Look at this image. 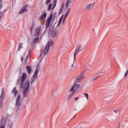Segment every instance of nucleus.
<instances>
[{
  "instance_id": "nucleus-28",
  "label": "nucleus",
  "mask_w": 128,
  "mask_h": 128,
  "mask_svg": "<svg viewBox=\"0 0 128 128\" xmlns=\"http://www.w3.org/2000/svg\"><path fill=\"white\" fill-rule=\"evenodd\" d=\"M35 81H36V80H34V79L31 78L30 79V84H34Z\"/></svg>"
},
{
  "instance_id": "nucleus-4",
  "label": "nucleus",
  "mask_w": 128,
  "mask_h": 128,
  "mask_svg": "<svg viewBox=\"0 0 128 128\" xmlns=\"http://www.w3.org/2000/svg\"><path fill=\"white\" fill-rule=\"evenodd\" d=\"M26 78V74L22 73V76L20 78V80H19L17 82V84H20V88H22L24 86V81Z\"/></svg>"
},
{
  "instance_id": "nucleus-1",
  "label": "nucleus",
  "mask_w": 128,
  "mask_h": 128,
  "mask_svg": "<svg viewBox=\"0 0 128 128\" xmlns=\"http://www.w3.org/2000/svg\"><path fill=\"white\" fill-rule=\"evenodd\" d=\"M80 84H78L76 82L73 84V85L71 86L69 90L70 94L67 97L68 100H70L72 98V96L76 92V91L80 88Z\"/></svg>"
},
{
  "instance_id": "nucleus-29",
  "label": "nucleus",
  "mask_w": 128,
  "mask_h": 128,
  "mask_svg": "<svg viewBox=\"0 0 128 128\" xmlns=\"http://www.w3.org/2000/svg\"><path fill=\"white\" fill-rule=\"evenodd\" d=\"M28 56H26L25 60H24V64H26V62H28Z\"/></svg>"
},
{
  "instance_id": "nucleus-26",
  "label": "nucleus",
  "mask_w": 128,
  "mask_h": 128,
  "mask_svg": "<svg viewBox=\"0 0 128 128\" xmlns=\"http://www.w3.org/2000/svg\"><path fill=\"white\" fill-rule=\"evenodd\" d=\"M18 46H19V48L17 52L20 51V48H22V44L20 43L19 44Z\"/></svg>"
},
{
  "instance_id": "nucleus-30",
  "label": "nucleus",
  "mask_w": 128,
  "mask_h": 128,
  "mask_svg": "<svg viewBox=\"0 0 128 128\" xmlns=\"http://www.w3.org/2000/svg\"><path fill=\"white\" fill-rule=\"evenodd\" d=\"M128 70H126L124 73V78H126V76H128Z\"/></svg>"
},
{
  "instance_id": "nucleus-7",
  "label": "nucleus",
  "mask_w": 128,
  "mask_h": 128,
  "mask_svg": "<svg viewBox=\"0 0 128 128\" xmlns=\"http://www.w3.org/2000/svg\"><path fill=\"white\" fill-rule=\"evenodd\" d=\"M56 16V13H54L53 14H51L50 16L48 17V19L47 20L46 22V28H48V26H50V20H52V18H55Z\"/></svg>"
},
{
  "instance_id": "nucleus-41",
  "label": "nucleus",
  "mask_w": 128,
  "mask_h": 128,
  "mask_svg": "<svg viewBox=\"0 0 128 128\" xmlns=\"http://www.w3.org/2000/svg\"><path fill=\"white\" fill-rule=\"evenodd\" d=\"M71 66H72V68H74V64H72Z\"/></svg>"
},
{
  "instance_id": "nucleus-12",
  "label": "nucleus",
  "mask_w": 128,
  "mask_h": 128,
  "mask_svg": "<svg viewBox=\"0 0 128 128\" xmlns=\"http://www.w3.org/2000/svg\"><path fill=\"white\" fill-rule=\"evenodd\" d=\"M40 26H38L35 29V36H40Z\"/></svg>"
},
{
  "instance_id": "nucleus-40",
  "label": "nucleus",
  "mask_w": 128,
  "mask_h": 128,
  "mask_svg": "<svg viewBox=\"0 0 128 128\" xmlns=\"http://www.w3.org/2000/svg\"><path fill=\"white\" fill-rule=\"evenodd\" d=\"M2 8V4H0V8Z\"/></svg>"
},
{
  "instance_id": "nucleus-17",
  "label": "nucleus",
  "mask_w": 128,
  "mask_h": 128,
  "mask_svg": "<svg viewBox=\"0 0 128 128\" xmlns=\"http://www.w3.org/2000/svg\"><path fill=\"white\" fill-rule=\"evenodd\" d=\"M26 70L28 71V74H30L32 72V67L30 66H26Z\"/></svg>"
},
{
  "instance_id": "nucleus-32",
  "label": "nucleus",
  "mask_w": 128,
  "mask_h": 128,
  "mask_svg": "<svg viewBox=\"0 0 128 128\" xmlns=\"http://www.w3.org/2000/svg\"><path fill=\"white\" fill-rule=\"evenodd\" d=\"M64 4H62V7L60 8V12H62V10H64Z\"/></svg>"
},
{
  "instance_id": "nucleus-19",
  "label": "nucleus",
  "mask_w": 128,
  "mask_h": 128,
  "mask_svg": "<svg viewBox=\"0 0 128 128\" xmlns=\"http://www.w3.org/2000/svg\"><path fill=\"white\" fill-rule=\"evenodd\" d=\"M7 128H12V120H8V123Z\"/></svg>"
},
{
  "instance_id": "nucleus-16",
  "label": "nucleus",
  "mask_w": 128,
  "mask_h": 128,
  "mask_svg": "<svg viewBox=\"0 0 128 128\" xmlns=\"http://www.w3.org/2000/svg\"><path fill=\"white\" fill-rule=\"evenodd\" d=\"M26 6H25L21 8L19 12L20 14H24V12H28Z\"/></svg>"
},
{
  "instance_id": "nucleus-13",
  "label": "nucleus",
  "mask_w": 128,
  "mask_h": 128,
  "mask_svg": "<svg viewBox=\"0 0 128 128\" xmlns=\"http://www.w3.org/2000/svg\"><path fill=\"white\" fill-rule=\"evenodd\" d=\"M94 6V3L88 4L86 6V9L87 10H92Z\"/></svg>"
},
{
  "instance_id": "nucleus-34",
  "label": "nucleus",
  "mask_w": 128,
  "mask_h": 128,
  "mask_svg": "<svg viewBox=\"0 0 128 128\" xmlns=\"http://www.w3.org/2000/svg\"><path fill=\"white\" fill-rule=\"evenodd\" d=\"M52 0H46V4H50V2Z\"/></svg>"
},
{
  "instance_id": "nucleus-11",
  "label": "nucleus",
  "mask_w": 128,
  "mask_h": 128,
  "mask_svg": "<svg viewBox=\"0 0 128 128\" xmlns=\"http://www.w3.org/2000/svg\"><path fill=\"white\" fill-rule=\"evenodd\" d=\"M81 48H82V46H77L76 47V49L75 50L74 54V60H73L74 62V60H76V54H78V51L80 50Z\"/></svg>"
},
{
  "instance_id": "nucleus-24",
  "label": "nucleus",
  "mask_w": 128,
  "mask_h": 128,
  "mask_svg": "<svg viewBox=\"0 0 128 128\" xmlns=\"http://www.w3.org/2000/svg\"><path fill=\"white\" fill-rule=\"evenodd\" d=\"M70 2H72V0H68L67 3L66 5V8H68V6H70Z\"/></svg>"
},
{
  "instance_id": "nucleus-22",
  "label": "nucleus",
  "mask_w": 128,
  "mask_h": 128,
  "mask_svg": "<svg viewBox=\"0 0 128 128\" xmlns=\"http://www.w3.org/2000/svg\"><path fill=\"white\" fill-rule=\"evenodd\" d=\"M46 13H44V14L40 16V20L46 18Z\"/></svg>"
},
{
  "instance_id": "nucleus-35",
  "label": "nucleus",
  "mask_w": 128,
  "mask_h": 128,
  "mask_svg": "<svg viewBox=\"0 0 128 128\" xmlns=\"http://www.w3.org/2000/svg\"><path fill=\"white\" fill-rule=\"evenodd\" d=\"M2 14L0 13V20H2Z\"/></svg>"
},
{
  "instance_id": "nucleus-37",
  "label": "nucleus",
  "mask_w": 128,
  "mask_h": 128,
  "mask_svg": "<svg viewBox=\"0 0 128 128\" xmlns=\"http://www.w3.org/2000/svg\"><path fill=\"white\" fill-rule=\"evenodd\" d=\"M98 78V77H96L92 79V80H96Z\"/></svg>"
},
{
  "instance_id": "nucleus-38",
  "label": "nucleus",
  "mask_w": 128,
  "mask_h": 128,
  "mask_svg": "<svg viewBox=\"0 0 128 128\" xmlns=\"http://www.w3.org/2000/svg\"><path fill=\"white\" fill-rule=\"evenodd\" d=\"M114 112H118V110H114Z\"/></svg>"
},
{
  "instance_id": "nucleus-15",
  "label": "nucleus",
  "mask_w": 128,
  "mask_h": 128,
  "mask_svg": "<svg viewBox=\"0 0 128 128\" xmlns=\"http://www.w3.org/2000/svg\"><path fill=\"white\" fill-rule=\"evenodd\" d=\"M54 2L55 4L53 6V7L52 8V4H50L48 6V10H54V8H56V0H54Z\"/></svg>"
},
{
  "instance_id": "nucleus-3",
  "label": "nucleus",
  "mask_w": 128,
  "mask_h": 128,
  "mask_svg": "<svg viewBox=\"0 0 128 128\" xmlns=\"http://www.w3.org/2000/svg\"><path fill=\"white\" fill-rule=\"evenodd\" d=\"M30 82L28 80H26L22 90V92L24 98L28 96V88H30Z\"/></svg>"
},
{
  "instance_id": "nucleus-20",
  "label": "nucleus",
  "mask_w": 128,
  "mask_h": 128,
  "mask_svg": "<svg viewBox=\"0 0 128 128\" xmlns=\"http://www.w3.org/2000/svg\"><path fill=\"white\" fill-rule=\"evenodd\" d=\"M57 31L56 30H54L52 31V38H56V36Z\"/></svg>"
},
{
  "instance_id": "nucleus-21",
  "label": "nucleus",
  "mask_w": 128,
  "mask_h": 128,
  "mask_svg": "<svg viewBox=\"0 0 128 128\" xmlns=\"http://www.w3.org/2000/svg\"><path fill=\"white\" fill-rule=\"evenodd\" d=\"M64 14L60 18V19L58 21V24L57 26V28H60V24H62V18H64Z\"/></svg>"
},
{
  "instance_id": "nucleus-23",
  "label": "nucleus",
  "mask_w": 128,
  "mask_h": 128,
  "mask_svg": "<svg viewBox=\"0 0 128 128\" xmlns=\"http://www.w3.org/2000/svg\"><path fill=\"white\" fill-rule=\"evenodd\" d=\"M34 24L32 23V25L31 26L30 30V32L31 34L32 32V31L34 30Z\"/></svg>"
},
{
  "instance_id": "nucleus-25",
  "label": "nucleus",
  "mask_w": 128,
  "mask_h": 128,
  "mask_svg": "<svg viewBox=\"0 0 128 128\" xmlns=\"http://www.w3.org/2000/svg\"><path fill=\"white\" fill-rule=\"evenodd\" d=\"M70 8H69L67 12H66L65 15H64V16L65 18H66V16H68V14H70Z\"/></svg>"
},
{
  "instance_id": "nucleus-6",
  "label": "nucleus",
  "mask_w": 128,
  "mask_h": 128,
  "mask_svg": "<svg viewBox=\"0 0 128 128\" xmlns=\"http://www.w3.org/2000/svg\"><path fill=\"white\" fill-rule=\"evenodd\" d=\"M22 98V97L20 96V94H18L17 96V97L16 100V103H15V108L17 110H20L22 106V102H20V100Z\"/></svg>"
},
{
  "instance_id": "nucleus-9",
  "label": "nucleus",
  "mask_w": 128,
  "mask_h": 128,
  "mask_svg": "<svg viewBox=\"0 0 128 128\" xmlns=\"http://www.w3.org/2000/svg\"><path fill=\"white\" fill-rule=\"evenodd\" d=\"M84 73H81L76 77L75 82L76 83L80 82V80H84Z\"/></svg>"
},
{
  "instance_id": "nucleus-39",
  "label": "nucleus",
  "mask_w": 128,
  "mask_h": 128,
  "mask_svg": "<svg viewBox=\"0 0 128 128\" xmlns=\"http://www.w3.org/2000/svg\"><path fill=\"white\" fill-rule=\"evenodd\" d=\"M24 60V57L21 58V62H22Z\"/></svg>"
},
{
  "instance_id": "nucleus-5",
  "label": "nucleus",
  "mask_w": 128,
  "mask_h": 128,
  "mask_svg": "<svg viewBox=\"0 0 128 128\" xmlns=\"http://www.w3.org/2000/svg\"><path fill=\"white\" fill-rule=\"evenodd\" d=\"M8 116H4L1 117L0 122V128H6V122H8Z\"/></svg>"
},
{
  "instance_id": "nucleus-31",
  "label": "nucleus",
  "mask_w": 128,
  "mask_h": 128,
  "mask_svg": "<svg viewBox=\"0 0 128 128\" xmlns=\"http://www.w3.org/2000/svg\"><path fill=\"white\" fill-rule=\"evenodd\" d=\"M84 96H85L86 100H88V93H84Z\"/></svg>"
},
{
  "instance_id": "nucleus-42",
  "label": "nucleus",
  "mask_w": 128,
  "mask_h": 128,
  "mask_svg": "<svg viewBox=\"0 0 128 128\" xmlns=\"http://www.w3.org/2000/svg\"><path fill=\"white\" fill-rule=\"evenodd\" d=\"M0 2H2V0H0Z\"/></svg>"
},
{
  "instance_id": "nucleus-2",
  "label": "nucleus",
  "mask_w": 128,
  "mask_h": 128,
  "mask_svg": "<svg viewBox=\"0 0 128 128\" xmlns=\"http://www.w3.org/2000/svg\"><path fill=\"white\" fill-rule=\"evenodd\" d=\"M54 46V42L52 41H48L45 46L44 50H42L40 52V58H44L46 54H48V50H50V46Z\"/></svg>"
},
{
  "instance_id": "nucleus-10",
  "label": "nucleus",
  "mask_w": 128,
  "mask_h": 128,
  "mask_svg": "<svg viewBox=\"0 0 128 128\" xmlns=\"http://www.w3.org/2000/svg\"><path fill=\"white\" fill-rule=\"evenodd\" d=\"M38 72H40V68L38 67V66L36 70H35L31 78L32 80H36L38 78Z\"/></svg>"
},
{
  "instance_id": "nucleus-8",
  "label": "nucleus",
  "mask_w": 128,
  "mask_h": 128,
  "mask_svg": "<svg viewBox=\"0 0 128 128\" xmlns=\"http://www.w3.org/2000/svg\"><path fill=\"white\" fill-rule=\"evenodd\" d=\"M4 88H2V94L0 96V107L2 108V100L4 98Z\"/></svg>"
},
{
  "instance_id": "nucleus-33",
  "label": "nucleus",
  "mask_w": 128,
  "mask_h": 128,
  "mask_svg": "<svg viewBox=\"0 0 128 128\" xmlns=\"http://www.w3.org/2000/svg\"><path fill=\"white\" fill-rule=\"evenodd\" d=\"M66 16H64V18L62 20V24H64V20H66Z\"/></svg>"
},
{
  "instance_id": "nucleus-27",
  "label": "nucleus",
  "mask_w": 128,
  "mask_h": 128,
  "mask_svg": "<svg viewBox=\"0 0 128 128\" xmlns=\"http://www.w3.org/2000/svg\"><path fill=\"white\" fill-rule=\"evenodd\" d=\"M35 81H36V80H34V79L31 78L30 79V84H34Z\"/></svg>"
},
{
  "instance_id": "nucleus-14",
  "label": "nucleus",
  "mask_w": 128,
  "mask_h": 128,
  "mask_svg": "<svg viewBox=\"0 0 128 128\" xmlns=\"http://www.w3.org/2000/svg\"><path fill=\"white\" fill-rule=\"evenodd\" d=\"M38 36H36V38L33 39L32 42L31 44V46H34V45L36 44V42H38V40H39Z\"/></svg>"
},
{
  "instance_id": "nucleus-18",
  "label": "nucleus",
  "mask_w": 128,
  "mask_h": 128,
  "mask_svg": "<svg viewBox=\"0 0 128 128\" xmlns=\"http://www.w3.org/2000/svg\"><path fill=\"white\" fill-rule=\"evenodd\" d=\"M12 92L14 94V96L16 98V94H18V91L16 90V87H14L12 90Z\"/></svg>"
},
{
  "instance_id": "nucleus-36",
  "label": "nucleus",
  "mask_w": 128,
  "mask_h": 128,
  "mask_svg": "<svg viewBox=\"0 0 128 128\" xmlns=\"http://www.w3.org/2000/svg\"><path fill=\"white\" fill-rule=\"evenodd\" d=\"M74 100H75V102H76V100H78V97L74 98Z\"/></svg>"
}]
</instances>
